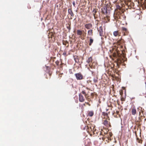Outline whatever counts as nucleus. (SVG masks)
<instances>
[{
	"label": "nucleus",
	"instance_id": "1",
	"mask_svg": "<svg viewBox=\"0 0 146 146\" xmlns=\"http://www.w3.org/2000/svg\"><path fill=\"white\" fill-rule=\"evenodd\" d=\"M124 42L123 39H121L117 41L116 43L114 44V46L111 47L110 50L111 55L114 57H116L117 56H119L120 55L123 53L122 48L123 44Z\"/></svg>",
	"mask_w": 146,
	"mask_h": 146
},
{
	"label": "nucleus",
	"instance_id": "2",
	"mask_svg": "<svg viewBox=\"0 0 146 146\" xmlns=\"http://www.w3.org/2000/svg\"><path fill=\"white\" fill-rule=\"evenodd\" d=\"M88 94L86 92L85 90L82 91L79 95V101L81 102H84L85 100V98L88 101H89L90 99L88 98Z\"/></svg>",
	"mask_w": 146,
	"mask_h": 146
},
{
	"label": "nucleus",
	"instance_id": "3",
	"mask_svg": "<svg viewBox=\"0 0 146 146\" xmlns=\"http://www.w3.org/2000/svg\"><path fill=\"white\" fill-rule=\"evenodd\" d=\"M86 62L88 64L89 66L91 68H95L97 65V63L93 61L92 57H88L86 60Z\"/></svg>",
	"mask_w": 146,
	"mask_h": 146
},
{
	"label": "nucleus",
	"instance_id": "4",
	"mask_svg": "<svg viewBox=\"0 0 146 146\" xmlns=\"http://www.w3.org/2000/svg\"><path fill=\"white\" fill-rule=\"evenodd\" d=\"M84 130H86L88 132H90L93 133L94 134H97L98 133L96 131L95 126L94 125H92L91 126L89 127L88 126H85L84 128Z\"/></svg>",
	"mask_w": 146,
	"mask_h": 146
},
{
	"label": "nucleus",
	"instance_id": "5",
	"mask_svg": "<svg viewBox=\"0 0 146 146\" xmlns=\"http://www.w3.org/2000/svg\"><path fill=\"white\" fill-rule=\"evenodd\" d=\"M124 13L120 10H117L115 11L113 17L115 19H121V17H123Z\"/></svg>",
	"mask_w": 146,
	"mask_h": 146
},
{
	"label": "nucleus",
	"instance_id": "6",
	"mask_svg": "<svg viewBox=\"0 0 146 146\" xmlns=\"http://www.w3.org/2000/svg\"><path fill=\"white\" fill-rule=\"evenodd\" d=\"M77 34L79 36V37L82 39H83L86 36V31L80 30H77Z\"/></svg>",
	"mask_w": 146,
	"mask_h": 146
},
{
	"label": "nucleus",
	"instance_id": "7",
	"mask_svg": "<svg viewBox=\"0 0 146 146\" xmlns=\"http://www.w3.org/2000/svg\"><path fill=\"white\" fill-rule=\"evenodd\" d=\"M74 75L77 80H81L83 79V76L80 72L76 73Z\"/></svg>",
	"mask_w": 146,
	"mask_h": 146
},
{
	"label": "nucleus",
	"instance_id": "8",
	"mask_svg": "<svg viewBox=\"0 0 146 146\" xmlns=\"http://www.w3.org/2000/svg\"><path fill=\"white\" fill-rule=\"evenodd\" d=\"M103 124L107 127H110L111 126L110 123V120L108 119H105L103 120Z\"/></svg>",
	"mask_w": 146,
	"mask_h": 146
},
{
	"label": "nucleus",
	"instance_id": "9",
	"mask_svg": "<svg viewBox=\"0 0 146 146\" xmlns=\"http://www.w3.org/2000/svg\"><path fill=\"white\" fill-rule=\"evenodd\" d=\"M102 13L106 15L108 13L107 6L106 5L102 8Z\"/></svg>",
	"mask_w": 146,
	"mask_h": 146
},
{
	"label": "nucleus",
	"instance_id": "10",
	"mask_svg": "<svg viewBox=\"0 0 146 146\" xmlns=\"http://www.w3.org/2000/svg\"><path fill=\"white\" fill-rule=\"evenodd\" d=\"M122 32L124 34V35L125 36L127 35L128 33V31L126 28L125 27H122Z\"/></svg>",
	"mask_w": 146,
	"mask_h": 146
},
{
	"label": "nucleus",
	"instance_id": "11",
	"mask_svg": "<svg viewBox=\"0 0 146 146\" xmlns=\"http://www.w3.org/2000/svg\"><path fill=\"white\" fill-rule=\"evenodd\" d=\"M102 115L104 116V118L105 119H108V120H110V118L107 113L103 112L102 113Z\"/></svg>",
	"mask_w": 146,
	"mask_h": 146
},
{
	"label": "nucleus",
	"instance_id": "12",
	"mask_svg": "<svg viewBox=\"0 0 146 146\" xmlns=\"http://www.w3.org/2000/svg\"><path fill=\"white\" fill-rule=\"evenodd\" d=\"M92 27V25L91 23L86 24L85 25V27L88 29L91 28Z\"/></svg>",
	"mask_w": 146,
	"mask_h": 146
},
{
	"label": "nucleus",
	"instance_id": "13",
	"mask_svg": "<svg viewBox=\"0 0 146 146\" xmlns=\"http://www.w3.org/2000/svg\"><path fill=\"white\" fill-rule=\"evenodd\" d=\"M120 34L121 33L119 32V31H115L113 32V35L115 37L120 36Z\"/></svg>",
	"mask_w": 146,
	"mask_h": 146
},
{
	"label": "nucleus",
	"instance_id": "14",
	"mask_svg": "<svg viewBox=\"0 0 146 146\" xmlns=\"http://www.w3.org/2000/svg\"><path fill=\"white\" fill-rule=\"evenodd\" d=\"M132 114L133 115H135L136 113V110L135 107L131 109Z\"/></svg>",
	"mask_w": 146,
	"mask_h": 146
},
{
	"label": "nucleus",
	"instance_id": "15",
	"mask_svg": "<svg viewBox=\"0 0 146 146\" xmlns=\"http://www.w3.org/2000/svg\"><path fill=\"white\" fill-rule=\"evenodd\" d=\"M74 60L76 62L79 63V57L78 56L75 55L73 56Z\"/></svg>",
	"mask_w": 146,
	"mask_h": 146
},
{
	"label": "nucleus",
	"instance_id": "16",
	"mask_svg": "<svg viewBox=\"0 0 146 146\" xmlns=\"http://www.w3.org/2000/svg\"><path fill=\"white\" fill-rule=\"evenodd\" d=\"M91 143L90 140L89 139H87L85 141V145L86 146H89L90 145Z\"/></svg>",
	"mask_w": 146,
	"mask_h": 146
},
{
	"label": "nucleus",
	"instance_id": "17",
	"mask_svg": "<svg viewBox=\"0 0 146 146\" xmlns=\"http://www.w3.org/2000/svg\"><path fill=\"white\" fill-rule=\"evenodd\" d=\"M88 115L89 116L92 117L94 115V112L93 111H88Z\"/></svg>",
	"mask_w": 146,
	"mask_h": 146
},
{
	"label": "nucleus",
	"instance_id": "18",
	"mask_svg": "<svg viewBox=\"0 0 146 146\" xmlns=\"http://www.w3.org/2000/svg\"><path fill=\"white\" fill-rule=\"evenodd\" d=\"M62 43L63 45L66 46L67 47H68L69 46V43L68 42L67 40H63L62 41Z\"/></svg>",
	"mask_w": 146,
	"mask_h": 146
},
{
	"label": "nucleus",
	"instance_id": "19",
	"mask_svg": "<svg viewBox=\"0 0 146 146\" xmlns=\"http://www.w3.org/2000/svg\"><path fill=\"white\" fill-rule=\"evenodd\" d=\"M88 35L92 36L93 35V31L92 29H90L88 31Z\"/></svg>",
	"mask_w": 146,
	"mask_h": 146
},
{
	"label": "nucleus",
	"instance_id": "20",
	"mask_svg": "<svg viewBox=\"0 0 146 146\" xmlns=\"http://www.w3.org/2000/svg\"><path fill=\"white\" fill-rule=\"evenodd\" d=\"M68 13L72 17H73L74 16V14L73 13L72 9H69L68 10Z\"/></svg>",
	"mask_w": 146,
	"mask_h": 146
},
{
	"label": "nucleus",
	"instance_id": "21",
	"mask_svg": "<svg viewBox=\"0 0 146 146\" xmlns=\"http://www.w3.org/2000/svg\"><path fill=\"white\" fill-rule=\"evenodd\" d=\"M90 39L89 41V46H91L94 40L91 37H90Z\"/></svg>",
	"mask_w": 146,
	"mask_h": 146
},
{
	"label": "nucleus",
	"instance_id": "22",
	"mask_svg": "<svg viewBox=\"0 0 146 146\" xmlns=\"http://www.w3.org/2000/svg\"><path fill=\"white\" fill-rule=\"evenodd\" d=\"M98 77L97 76H95L93 78V81L95 83H97L98 82Z\"/></svg>",
	"mask_w": 146,
	"mask_h": 146
},
{
	"label": "nucleus",
	"instance_id": "23",
	"mask_svg": "<svg viewBox=\"0 0 146 146\" xmlns=\"http://www.w3.org/2000/svg\"><path fill=\"white\" fill-rule=\"evenodd\" d=\"M96 12L97 11L96 9H94L92 13L95 19H96Z\"/></svg>",
	"mask_w": 146,
	"mask_h": 146
},
{
	"label": "nucleus",
	"instance_id": "24",
	"mask_svg": "<svg viewBox=\"0 0 146 146\" xmlns=\"http://www.w3.org/2000/svg\"><path fill=\"white\" fill-rule=\"evenodd\" d=\"M137 109L138 111L139 112H141V111H142L143 109L141 107H139L137 108Z\"/></svg>",
	"mask_w": 146,
	"mask_h": 146
},
{
	"label": "nucleus",
	"instance_id": "25",
	"mask_svg": "<svg viewBox=\"0 0 146 146\" xmlns=\"http://www.w3.org/2000/svg\"><path fill=\"white\" fill-rule=\"evenodd\" d=\"M100 35L101 36H103V32L102 29L100 30Z\"/></svg>",
	"mask_w": 146,
	"mask_h": 146
},
{
	"label": "nucleus",
	"instance_id": "26",
	"mask_svg": "<svg viewBox=\"0 0 146 146\" xmlns=\"http://www.w3.org/2000/svg\"><path fill=\"white\" fill-rule=\"evenodd\" d=\"M137 140L138 141V142L139 143H140L141 144L142 143L143 141L142 140L137 138Z\"/></svg>",
	"mask_w": 146,
	"mask_h": 146
},
{
	"label": "nucleus",
	"instance_id": "27",
	"mask_svg": "<svg viewBox=\"0 0 146 146\" xmlns=\"http://www.w3.org/2000/svg\"><path fill=\"white\" fill-rule=\"evenodd\" d=\"M141 1H142V3H143L146 6V0H140Z\"/></svg>",
	"mask_w": 146,
	"mask_h": 146
},
{
	"label": "nucleus",
	"instance_id": "28",
	"mask_svg": "<svg viewBox=\"0 0 146 146\" xmlns=\"http://www.w3.org/2000/svg\"><path fill=\"white\" fill-rule=\"evenodd\" d=\"M68 26H67V28L69 30H70V29H71L70 25H69V24H68Z\"/></svg>",
	"mask_w": 146,
	"mask_h": 146
},
{
	"label": "nucleus",
	"instance_id": "29",
	"mask_svg": "<svg viewBox=\"0 0 146 146\" xmlns=\"http://www.w3.org/2000/svg\"><path fill=\"white\" fill-rule=\"evenodd\" d=\"M59 63V61L58 60L56 61L55 62V63L56 64V65L57 66L58 65Z\"/></svg>",
	"mask_w": 146,
	"mask_h": 146
},
{
	"label": "nucleus",
	"instance_id": "30",
	"mask_svg": "<svg viewBox=\"0 0 146 146\" xmlns=\"http://www.w3.org/2000/svg\"><path fill=\"white\" fill-rule=\"evenodd\" d=\"M101 131H102L103 132V131L102 129L101 130ZM100 135H104L103 132H102V131H101V132L100 133Z\"/></svg>",
	"mask_w": 146,
	"mask_h": 146
},
{
	"label": "nucleus",
	"instance_id": "31",
	"mask_svg": "<svg viewBox=\"0 0 146 146\" xmlns=\"http://www.w3.org/2000/svg\"><path fill=\"white\" fill-rule=\"evenodd\" d=\"M106 18L107 19V20H108V22H109L110 21V19H109V18L108 17H106Z\"/></svg>",
	"mask_w": 146,
	"mask_h": 146
},
{
	"label": "nucleus",
	"instance_id": "32",
	"mask_svg": "<svg viewBox=\"0 0 146 146\" xmlns=\"http://www.w3.org/2000/svg\"><path fill=\"white\" fill-rule=\"evenodd\" d=\"M85 104H86L88 105L89 106H90V104L89 103H88V102H85Z\"/></svg>",
	"mask_w": 146,
	"mask_h": 146
},
{
	"label": "nucleus",
	"instance_id": "33",
	"mask_svg": "<svg viewBox=\"0 0 146 146\" xmlns=\"http://www.w3.org/2000/svg\"><path fill=\"white\" fill-rule=\"evenodd\" d=\"M116 114L117 115H119V111H116Z\"/></svg>",
	"mask_w": 146,
	"mask_h": 146
},
{
	"label": "nucleus",
	"instance_id": "34",
	"mask_svg": "<svg viewBox=\"0 0 146 146\" xmlns=\"http://www.w3.org/2000/svg\"><path fill=\"white\" fill-rule=\"evenodd\" d=\"M143 110H144V109H143V110H142V111H141V112L143 113Z\"/></svg>",
	"mask_w": 146,
	"mask_h": 146
},
{
	"label": "nucleus",
	"instance_id": "35",
	"mask_svg": "<svg viewBox=\"0 0 146 146\" xmlns=\"http://www.w3.org/2000/svg\"><path fill=\"white\" fill-rule=\"evenodd\" d=\"M73 5L74 6L75 5V3L74 2H73Z\"/></svg>",
	"mask_w": 146,
	"mask_h": 146
},
{
	"label": "nucleus",
	"instance_id": "36",
	"mask_svg": "<svg viewBox=\"0 0 146 146\" xmlns=\"http://www.w3.org/2000/svg\"><path fill=\"white\" fill-rule=\"evenodd\" d=\"M66 52H64L63 54L64 55H66Z\"/></svg>",
	"mask_w": 146,
	"mask_h": 146
},
{
	"label": "nucleus",
	"instance_id": "37",
	"mask_svg": "<svg viewBox=\"0 0 146 146\" xmlns=\"http://www.w3.org/2000/svg\"><path fill=\"white\" fill-rule=\"evenodd\" d=\"M94 94L92 93L91 94V96H94Z\"/></svg>",
	"mask_w": 146,
	"mask_h": 146
},
{
	"label": "nucleus",
	"instance_id": "38",
	"mask_svg": "<svg viewBox=\"0 0 146 146\" xmlns=\"http://www.w3.org/2000/svg\"><path fill=\"white\" fill-rule=\"evenodd\" d=\"M141 112H139V115H140L141 114Z\"/></svg>",
	"mask_w": 146,
	"mask_h": 146
},
{
	"label": "nucleus",
	"instance_id": "39",
	"mask_svg": "<svg viewBox=\"0 0 146 146\" xmlns=\"http://www.w3.org/2000/svg\"><path fill=\"white\" fill-rule=\"evenodd\" d=\"M135 135H136V136H137V133H136V132L135 131Z\"/></svg>",
	"mask_w": 146,
	"mask_h": 146
},
{
	"label": "nucleus",
	"instance_id": "40",
	"mask_svg": "<svg viewBox=\"0 0 146 146\" xmlns=\"http://www.w3.org/2000/svg\"><path fill=\"white\" fill-rule=\"evenodd\" d=\"M85 104V103L84 104H83V105H84V106H86V105H85V104Z\"/></svg>",
	"mask_w": 146,
	"mask_h": 146
},
{
	"label": "nucleus",
	"instance_id": "41",
	"mask_svg": "<svg viewBox=\"0 0 146 146\" xmlns=\"http://www.w3.org/2000/svg\"><path fill=\"white\" fill-rule=\"evenodd\" d=\"M144 146H146V143L144 144Z\"/></svg>",
	"mask_w": 146,
	"mask_h": 146
},
{
	"label": "nucleus",
	"instance_id": "42",
	"mask_svg": "<svg viewBox=\"0 0 146 146\" xmlns=\"http://www.w3.org/2000/svg\"><path fill=\"white\" fill-rule=\"evenodd\" d=\"M121 101H123V99H122V98L121 99Z\"/></svg>",
	"mask_w": 146,
	"mask_h": 146
},
{
	"label": "nucleus",
	"instance_id": "43",
	"mask_svg": "<svg viewBox=\"0 0 146 146\" xmlns=\"http://www.w3.org/2000/svg\"><path fill=\"white\" fill-rule=\"evenodd\" d=\"M92 72V74H93V71H91Z\"/></svg>",
	"mask_w": 146,
	"mask_h": 146
},
{
	"label": "nucleus",
	"instance_id": "44",
	"mask_svg": "<svg viewBox=\"0 0 146 146\" xmlns=\"http://www.w3.org/2000/svg\"><path fill=\"white\" fill-rule=\"evenodd\" d=\"M86 89H88H88H88V88H86Z\"/></svg>",
	"mask_w": 146,
	"mask_h": 146
},
{
	"label": "nucleus",
	"instance_id": "45",
	"mask_svg": "<svg viewBox=\"0 0 146 146\" xmlns=\"http://www.w3.org/2000/svg\"><path fill=\"white\" fill-rule=\"evenodd\" d=\"M104 134H105V132H104Z\"/></svg>",
	"mask_w": 146,
	"mask_h": 146
}]
</instances>
